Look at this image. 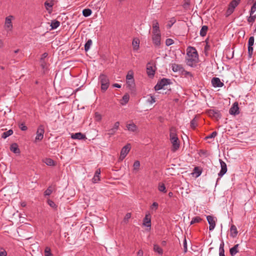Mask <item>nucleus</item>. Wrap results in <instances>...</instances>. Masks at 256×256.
<instances>
[{
    "mask_svg": "<svg viewBox=\"0 0 256 256\" xmlns=\"http://www.w3.org/2000/svg\"><path fill=\"white\" fill-rule=\"evenodd\" d=\"M211 82L212 86L214 88H221L224 85L218 78H213Z\"/></svg>",
    "mask_w": 256,
    "mask_h": 256,
    "instance_id": "nucleus-12",
    "label": "nucleus"
},
{
    "mask_svg": "<svg viewBox=\"0 0 256 256\" xmlns=\"http://www.w3.org/2000/svg\"><path fill=\"white\" fill-rule=\"evenodd\" d=\"M183 72H184V74L186 76H190V77H192V74L191 72H187V71H186L184 70V71H183Z\"/></svg>",
    "mask_w": 256,
    "mask_h": 256,
    "instance_id": "nucleus-60",
    "label": "nucleus"
},
{
    "mask_svg": "<svg viewBox=\"0 0 256 256\" xmlns=\"http://www.w3.org/2000/svg\"><path fill=\"white\" fill-rule=\"evenodd\" d=\"M202 218L199 216H196L192 218L190 222V225L193 224L195 223H198L202 221Z\"/></svg>",
    "mask_w": 256,
    "mask_h": 256,
    "instance_id": "nucleus-37",
    "label": "nucleus"
},
{
    "mask_svg": "<svg viewBox=\"0 0 256 256\" xmlns=\"http://www.w3.org/2000/svg\"><path fill=\"white\" fill-rule=\"evenodd\" d=\"M240 0H232L229 4L226 12V16L230 15L234 11L235 8L238 6Z\"/></svg>",
    "mask_w": 256,
    "mask_h": 256,
    "instance_id": "nucleus-3",
    "label": "nucleus"
},
{
    "mask_svg": "<svg viewBox=\"0 0 256 256\" xmlns=\"http://www.w3.org/2000/svg\"><path fill=\"white\" fill-rule=\"evenodd\" d=\"M108 134L110 136H112L115 134L116 132V130H114V128H112L108 130Z\"/></svg>",
    "mask_w": 256,
    "mask_h": 256,
    "instance_id": "nucleus-56",
    "label": "nucleus"
},
{
    "mask_svg": "<svg viewBox=\"0 0 256 256\" xmlns=\"http://www.w3.org/2000/svg\"><path fill=\"white\" fill-rule=\"evenodd\" d=\"M138 256H143V251L141 250H139L137 253Z\"/></svg>",
    "mask_w": 256,
    "mask_h": 256,
    "instance_id": "nucleus-62",
    "label": "nucleus"
},
{
    "mask_svg": "<svg viewBox=\"0 0 256 256\" xmlns=\"http://www.w3.org/2000/svg\"><path fill=\"white\" fill-rule=\"evenodd\" d=\"M154 252H157L160 254H162L163 253L162 249L160 247V246L156 244L154 246Z\"/></svg>",
    "mask_w": 256,
    "mask_h": 256,
    "instance_id": "nucleus-32",
    "label": "nucleus"
},
{
    "mask_svg": "<svg viewBox=\"0 0 256 256\" xmlns=\"http://www.w3.org/2000/svg\"><path fill=\"white\" fill-rule=\"evenodd\" d=\"M92 44V40L89 39L84 45V50L87 52L88 51Z\"/></svg>",
    "mask_w": 256,
    "mask_h": 256,
    "instance_id": "nucleus-36",
    "label": "nucleus"
},
{
    "mask_svg": "<svg viewBox=\"0 0 256 256\" xmlns=\"http://www.w3.org/2000/svg\"><path fill=\"white\" fill-rule=\"evenodd\" d=\"M170 80L164 78L160 81H158L157 84L154 86L155 90H158L164 88L165 86L170 84Z\"/></svg>",
    "mask_w": 256,
    "mask_h": 256,
    "instance_id": "nucleus-4",
    "label": "nucleus"
},
{
    "mask_svg": "<svg viewBox=\"0 0 256 256\" xmlns=\"http://www.w3.org/2000/svg\"><path fill=\"white\" fill-rule=\"evenodd\" d=\"M239 244H236L232 248H230V253L232 256H234L238 252Z\"/></svg>",
    "mask_w": 256,
    "mask_h": 256,
    "instance_id": "nucleus-21",
    "label": "nucleus"
},
{
    "mask_svg": "<svg viewBox=\"0 0 256 256\" xmlns=\"http://www.w3.org/2000/svg\"><path fill=\"white\" fill-rule=\"evenodd\" d=\"M126 126L128 130L130 132H135L138 130L137 126L133 122L127 124Z\"/></svg>",
    "mask_w": 256,
    "mask_h": 256,
    "instance_id": "nucleus-22",
    "label": "nucleus"
},
{
    "mask_svg": "<svg viewBox=\"0 0 256 256\" xmlns=\"http://www.w3.org/2000/svg\"><path fill=\"white\" fill-rule=\"evenodd\" d=\"M100 170L98 168L96 170L94 176L92 178V182L94 184L97 183L100 180Z\"/></svg>",
    "mask_w": 256,
    "mask_h": 256,
    "instance_id": "nucleus-18",
    "label": "nucleus"
},
{
    "mask_svg": "<svg viewBox=\"0 0 256 256\" xmlns=\"http://www.w3.org/2000/svg\"><path fill=\"white\" fill-rule=\"evenodd\" d=\"M178 138L176 132V129L174 127H172L170 130V140H172L173 138Z\"/></svg>",
    "mask_w": 256,
    "mask_h": 256,
    "instance_id": "nucleus-23",
    "label": "nucleus"
},
{
    "mask_svg": "<svg viewBox=\"0 0 256 256\" xmlns=\"http://www.w3.org/2000/svg\"><path fill=\"white\" fill-rule=\"evenodd\" d=\"M53 4L54 3L52 2H48L46 1L44 2L46 8L49 12H52Z\"/></svg>",
    "mask_w": 256,
    "mask_h": 256,
    "instance_id": "nucleus-26",
    "label": "nucleus"
},
{
    "mask_svg": "<svg viewBox=\"0 0 256 256\" xmlns=\"http://www.w3.org/2000/svg\"><path fill=\"white\" fill-rule=\"evenodd\" d=\"M44 132V126L43 125L39 126L36 130L35 142H36L37 141H40L43 139Z\"/></svg>",
    "mask_w": 256,
    "mask_h": 256,
    "instance_id": "nucleus-6",
    "label": "nucleus"
},
{
    "mask_svg": "<svg viewBox=\"0 0 256 256\" xmlns=\"http://www.w3.org/2000/svg\"><path fill=\"white\" fill-rule=\"evenodd\" d=\"M120 126V122H115L112 128H114V130H116V131L118 130Z\"/></svg>",
    "mask_w": 256,
    "mask_h": 256,
    "instance_id": "nucleus-58",
    "label": "nucleus"
},
{
    "mask_svg": "<svg viewBox=\"0 0 256 256\" xmlns=\"http://www.w3.org/2000/svg\"><path fill=\"white\" fill-rule=\"evenodd\" d=\"M217 135L216 132L214 131L206 137V139H209L215 138Z\"/></svg>",
    "mask_w": 256,
    "mask_h": 256,
    "instance_id": "nucleus-47",
    "label": "nucleus"
},
{
    "mask_svg": "<svg viewBox=\"0 0 256 256\" xmlns=\"http://www.w3.org/2000/svg\"><path fill=\"white\" fill-rule=\"evenodd\" d=\"M219 256H225L224 250V242H222L220 246Z\"/></svg>",
    "mask_w": 256,
    "mask_h": 256,
    "instance_id": "nucleus-30",
    "label": "nucleus"
},
{
    "mask_svg": "<svg viewBox=\"0 0 256 256\" xmlns=\"http://www.w3.org/2000/svg\"><path fill=\"white\" fill-rule=\"evenodd\" d=\"M256 19V15H250V16L248 18V21L249 22H253L255 21V20Z\"/></svg>",
    "mask_w": 256,
    "mask_h": 256,
    "instance_id": "nucleus-50",
    "label": "nucleus"
},
{
    "mask_svg": "<svg viewBox=\"0 0 256 256\" xmlns=\"http://www.w3.org/2000/svg\"><path fill=\"white\" fill-rule=\"evenodd\" d=\"M238 234L236 227L234 224L231 226L230 228V236L232 238H236Z\"/></svg>",
    "mask_w": 256,
    "mask_h": 256,
    "instance_id": "nucleus-20",
    "label": "nucleus"
},
{
    "mask_svg": "<svg viewBox=\"0 0 256 256\" xmlns=\"http://www.w3.org/2000/svg\"><path fill=\"white\" fill-rule=\"evenodd\" d=\"M130 96L128 94H124L122 96V100L124 102H121V104L122 105L126 104L129 100Z\"/></svg>",
    "mask_w": 256,
    "mask_h": 256,
    "instance_id": "nucleus-39",
    "label": "nucleus"
},
{
    "mask_svg": "<svg viewBox=\"0 0 256 256\" xmlns=\"http://www.w3.org/2000/svg\"><path fill=\"white\" fill-rule=\"evenodd\" d=\"M256 2H255L253 4V5L252 6L251 8L250 14V15L253 14L256 12Z\"/></svg>",
    "mask_w": 256,
    "mask_h": 256,
    "instance_id": "nucleus-52",
    "label": "nucleus"
},
{
    "mask_svg": "<svg viewBox=\"0 0 256 256\" xmlns=\"http://www.w3.org/2000/svg\"><path fill=\"white\" fill-rule=\"evenodd\" d=\"M10 150L12 152L15 154H19L20 152V150L18 148V144L16 143L12 144L10 146Z\"/></svg>",
    "mask_w": 256,
    "mask_h": 256,
    "instance_id": "nucleus-24",
    "label": "nucleus"
},
{
    "mask_svg": "<svg viewBox=\"0 0 256 256\" xmlns=\"http://www.w3.org/2000/svg\"><path fill=\"white\" fill-rule=\"evenodd\" d=\"M158 204L157 202H154L150 206V208L154 211H156L158 208Z\"/></svg>",
    "mask_w": 256,
    "mask_h": 256,
    "instance_id": "nucleus-49",
    "label": "nucleus"
},
{
    "mask_svg": "<svg viewBox=\"0 0 256 256\" xmlns=\"http://www.w3.org/2000/svg\"><path fill=\"white\" fill-rule=\"evenodd\" d=\"M176 22V20L174 17L171 18L169 20L168 24H167V28H170Z\"/></svg>",
    "mask_w": 256,
    "mask_h": 256,
    "instance_id": "nucleus-40",
    "label": "nucleus"
},
{
    "mask_svg": "<svg viewBox=\"0 0 256 256\" xmlns=\"http://www.w3.org/2000/svg\"><path fill=\"white\" fill-rule=\"evenodd\" d=\"M174 44V40L171 38H167L166 40V44L170 46Z\"/></svg>",
    "mask_w": 256,
    "mask_h": 256,
    "instance_id": "nucleus-55",
    "label": "nucleus"
},
{
    "mask_svg": "<svg viewBox=\"0 0 256 256\" xmlns=\"http://www.w3.org/2000/svg\"><path fill=\"white\" fill-rule=\"evenodd\" d=\"M208 30V26H202L201 30H200V36H206L207 32Z\"/></svg>",
    "mask_w": 256,
    "mask_h": 256,
    "instance_id": "nucleus-25",
    "label": "nucleus"
},
{
    "mask_svg": "<svg viewBox=\"0 0 256 256\" xmlns=\"http://www.w3.org/2000/svg\"><path fill=\"white\" fill-rule=\"evenodd\" d=\"M4 46V42L2 40H0V48H2Z\"/></svg>",
    "mask_w": 256,
    "mask_h": 256,
    "instance_id": "nucleus-63",
    "label": "nucleus"
},
{
    "mask_svg": "<svg viewBox=\"0 0 256 256\" xmlns=\"http://www.w3.org/2000/svg\"><path fill=\"white\" fill-rule=\"evenodd\" d=\"M47 202H48V204L52 208H56L57 206L56 205V204L54 203V201H52V200H50V199H48V200H47Z\"/></svg>",
    "mask_w": 256,
    "mask_h": 256,
    "instance_id": "nucleus-43",
    "label": "nucleus"
},
{
    "mask_svg": "<svg viewBox=\"0 0 256 256\" xmlns=\"http://www.w3.org/2000/svg\"><path fill=\"white\" fill-rule=\"evenodd\" d=\"M248 56L249 58H252V52H253V48L252 46H248Z\"/></svg>",
    "mask_w": 256,
    "mask_h": 256,
    "instance_id": "nucleus-44",
    "label": "nucleus"
},
{
    "mask_svg": "<svg viewBox=\"0 0 256 256\" xmlns=\"http://www.w3.org/2000/svg\"><path fill=\"white\" fill-rule=\"evenodd\" d=\"M131 217V214L130 213H127L124 218V220L125 221L128 220Z\"/></svg>",
    "mask_w": 256,
    "mask_h": 256,
    "instance_id": "nucleus-59",
    "label": "nucleus"
},
{
    "mask_svg": "<svg viewBox=\"0 0 256 256\" xmlns=\"http://www.w3.org/2000/svg\"><path fill=\"white\" fill-rule=\"evenodd\" d=\"M197 126V123L194 119H193L190 122V126L193 129H194Z\"/></svg>",
    "mask_w": 256,
    "mask_h": 256,
    "instance_id": "nucleus-53",
    "label": "nucleus"
},
{
    "mask_svg": "<svg viewBox=\"0 0 256 256\" xmlns=\"http://www.w3.org/2000/svg\"><path fill=\"white\" fill-rule=\"evenodd\" d=\"M146 101L150 104H152L156 102L155 98L151 96L147 99Z\"/></svg>",
    "mask_w": 256,
    "mask_h": 256,
    "instance_id": "nucleus-48",
    "label": "nucleus"
},
{
    "mask_svg": "<svg viewBox=\"0 0 256 256\" xmlns=\"http://www.w3.org/2000/svg\"><path fill=\"white\" fill-rule=\"evenodd\" d=\"M45 256H53L51 252V249L50 247L46 246L44 250Z\"/></svg>",
    "mask_w": 256,
    "mask_h": 256,
    "instance_id": "nucleus-38",
    "label": "nucleus"
},
{
    "mask_svg": "<svg viewBox=\"0 0 256 256\" xmlns=\"http://www.w3.org/2000/svg\"><path fill=\"white\" fill-rule=\"evenodd\" d=\"M99 82L101 84L102 90L106 91L110 86L109 79L106 75L101 74L98 77Z\"/></svg>",
    "mask_w": 256,
    "mask_h": 256,
    "instance_id": "nucleus-2",
    "label": "nucleus"
},
{
    "mask_svg": "<svg viewBox=\"0 0 256 256\" xmlns=\"http://www.w3.org/2000/svg\"><path fill=\"white\" fill-rule=\"evenodd\" d=\"M156 72L155 66H153L150 63H148L147 64L146 72L147 74L150 77H152L154 76Z\"/></svg>",
    "mask_w": 256,
    "mask_h": 256,
    "instance_id": "nucleus-13",
    "label": "nucleus"
},
{
    "mask_svg": "<svg viewBox=\"0 0 256 256\" xmlns=\"http://www.w3.org/2000/svg\"><path fill=\"white\" fill-rule=\"evenodd\" d=\"M143 224L147 227H150L151 226V215L149 212H148L143 220Z\"/></svg>",
    "mask_w": 256,
    "mask_h": 256,
    "instance_id": "nucleus-15",
    "label": "nucleus"
},
{
    "mask_svg": "<svg viewBox=\"0 0 256 256\" xmlns=\"http://www.w3.org/2000/svg\"><path fill=\"white\" fill-rule=\"evenodd\" d=\"M7 252H6L3 250L2 251L0 252V256H6Z\"/></svg>",
    "mask_w": 256,
    "mask_h": 256,
    "instance_id": "nucleus-61",
    "label": "nucleus"
},
{
    "mask_svg": "<svg viewBox=\"0 0 256 256\" xmlns=\"http://www.w3.org/2000/svg\"><path fill=\"white\" fill-rule=\"evenodd\" d=\"M183 247H184V252L186 253L188 251V247H187V242L186 238H184V242H183Z\"/></svg>",
    "mask_w": 256,
    "mask_h": 256,
    "instance_id": "nucleus-54",
    "label": "nucleus"
},
{
    "mask_svg": "<svg viewBox=\"0 0 256 256\" xmlns=\"http://www.w3.org/2000/svg\"><path fill=\"white\" fill-rule=\"evenodd\" d=\"M186 63L191 67L198 62V54L195 48L188 46L186 49Z\"/></svg>",
    "mask_w": 256,
    "mask_h": 256,
    "instance_id": "nucleus-1",
    "label": "nucleus"
},
{
    "mask_svg": "<svg viewBox=\"0 0 256 256\" xmlns=\"http://www.w3.org/2000/svg\"><path fill=\"white\" fill-rule=\"evenodd\" d=\"M44 163L50 166H54L55 165V162L51 158H46L44 160Z\"/></svg>",
    "mask_w": 256,
    "mask_h": 256,
    "instance_id": "nucleus-31",
    "label": "nucleus"
},
{
    "mask_svg": "<svg viewBox=\"0 0 256 256\" xmlns=\"http://www.w3.org/2000/svg\"><path fill=\"white\" fill-rule=\"evenodd\" d=\"M172 68L174 72H183L184 68L181 64H172Z\"/></svg>",
    "mask_w": 256,
    "mask_h": 256,
    "instance_id": "nucleus-16",
    "label": "nucleus"
},
{
    "mask_svg": "<svg viewBox=\"0 0 256 256\" xmlns=\"http://www.w3.org/2000/svg\"><path fill=\"white\" fill-rule=\"evenodd\" d=\"M239 108L238 106V104L237 102H234L232 107L230 109L229 113L230 114L236 115L239 114Z\"/></svg>",
    "mask_w": 256,
    "mask_h": 256,
    "instance_id": "nucleus-14",
    "label": "nucleus"
},
{
    "mask_svg": "<svg viewBox=\"0 0 256 256\" xmlns=\"http://www.w3.org/2000/svg\"><path fill=\"white\" fill-rule=\"evenodd\" d=\"M166 186H164V184H160L158 186V190L160 191V192H166Z\"/></svg>",
    "mask_w": 256,
    "mask_h": 256,
    "instance_id": "nucleus-46",
    "label": "nucleus"
},
{
    "mask_svg": "<svg viewBox=\"0 0 256 256\" xmlns=\"http://www.w3.org/2000/svg\"><path fill=\"white\" fill-rule=\"evenodd\" d=\"M92 13V11L90 8H85L82 10V14L85 17L90 16Z\"/></svg>",
    "mask_w": 256,
    "mask_h": 256,
    "instance_id": "nucleus-35",
    "label": "nucleus"
},
{
    "mask_svg": "<svg viewBox=\"0 0 256 256\" xmlns=\"http://www.w3.org/2000/svg\"><path fill=\"white\" fill-rule=\"evenodd\" d=\"M60 25V22L58 20H52L50 24L52 30L56 29Z\"/></svg>",
    "mask_w": 256,
    "mask_h": 256,
    "instance_id": "nucleus-27",
    "label": "nucleus"
},
{
    "mask_svg": "<svg viewBox=\"0 0 256 256\" xmlns=\"http://www.w3.org/2000/svg\"><path fill=\"white\" fill-rule=\"evenodd\" d=\"M206 219L210 224L209 230H212L216 226V218L212 216H208Z\"/></svg>",
    "mask_w": 256,
    "mask_h": 256,
    "instance_id": "nucleus-9",
    "label": "nucleus"
},
{
    "mask_svg": "<svg viewBox=\"0 0 256 256\" xmlns=\"http://www.w3.org/2000/svg\"><path fill=\"white\" fill-rule=\"evenodd\" d=\"M13 134V131L12 130H10L8 131L4 132L2 136V138H6L8 136H11Z\"/></svg>",
    "mask_w": 256,
    "mask_h": 256,
    "instance_id": "nucleus-34",
    "label": "nucleus"
},
{
    "mask_svg": "<svg viewBox=\"0 0 256 256\" xmlns=\"http://www.w3.org/2000/svg\"><path fill=\"white\" fill-rule=\"evenodd\" d=\"M126 79L127 80H132V84L134 83V73L132 70L128 71L126 76Z\"/></svg>",
    "mask_w": 256,
    "mask_h": 256,
    "instance_id": "nucleus-28",
    "label": "nucleus"
},
{
    "mask_svg": "<svg viewBox=\"0 0 256 256\" xmlns=\"http://www.w3.org/2000/svg\"><path fill=\"white\" fill-rule=\"evenodd\" d=\"M190 5V0H184V3L182 4L183 8L185 10H189Z\"/></svg>",
    "mask_w": 256,
    "mask_h": 256,
    "instance_id": "nucleus-33",
    "label": "nucleus"
},
{
    "mask_svg": "<svg viewBox=\"0 0 256 256\" xmlns=\"http://www.w3.org/2000/svg\"><path fill=\"white\" fill-rule=\"evenodd\" d=\"M140 162L138 160L135 161L134 164V165H133L134 170L138 171L140 168Z\"/></svg>",
    "mask_w": 256,
    "mask_h": 256,
    "instance_id": "nucleus-42",
    "label": "nucleus"
},
{
    "mask_svg": "<svg viewBox=\"0 0 256 256\" xmlns=\"http://www.w3.org/2000/svg\"><path fill=\"white\" fill-rule=\"evenodd\" d=\"M113 86L118 88H121V85H120L118 84H113Z\"/></svg>",
    "mask_w": 256,
    "mask_h": 256,
    "instance_id": "nucleus-64",
    "label": "nucleus"
},
{
    "mask_svg": "<svg viewBox=\"0 0 256 256\" xmlns=\"http://www.w3.org/2000/svg\"><path fill=\"white\" fill-rule=\"evenodd\" d=\"M14 17L12 16H9L6 18L4 22V28L8 32H11L13 28L12 24V20H14Z\"/></svg>",
    "mask_w": 256,
    "mask_h": 256,
    "instance_id": "nucleus-5",
    "label": "nucleus"
},
{
    "mask_svg": "<svg viewBox=\"0 0 256 256\" xmlns=\"http://www.w3.org/2000/svg\"><path fill=\"white\" fill-rule=\"evenodd\" d=\"M131 148L130 144H128L124 146L120 152V156L119 158V160L122 161L127 156L128 154L130 152Z\"/></svg>",
    "mask_w": 256,
    "mask_h": 256,
    "instance_id": "nucleus-7",
    "label": "nucleus"
},
{
    "mask_svg": "<svg viewBox=\"0 0 256 256\" xmlns=\"http://www.w3.org/2000/svg\"><path fill=\"white\" fill-rule=\"evenodd\" d=\"M160 33L152 34V40L156 46H159L160 44Z\"/></svg>",
    "mask_w": 256,
    "mask_h": 256,
    "instance_id": "nucleus-11",
    "label": "nucleus"
},
{
    "mask_svg": "<svg viewBox=\"0 0 256 256\" xmlns=\"http://www.w3.org/2000/svg\"><path fill=\"white\" fill-rule=\"evenodd\" d=\"M219 162L220 164V170L218 174V176L220 177L217 180V182L218 180L222 177L227 172V166L225 162H224L222 160L220 159Z\"/></svg>",
    "mask_w": 256,
    "mask_h": 256,
    "instance_id": "nucleus-8",
    "label": "nucleus"
},
{
    "mask_svg": "<svg viewBox=\"0 0 256 256\" xmlns=\"http://www.w3.org/2000/svg\"><path fill=\"white\" fill-rule=\"evenodd\" d=\"M20 128L22 131H25V130H27V129H28L27 126H25V124H21L20 125Z\"/></svg>",
    "mask_w": 256,
    "mask_h": 256,
    "instance_id": "nucleus-57",
    "label": "nucleus"
},
{
    "mask_svg": "<svg viewBox=\"0 0 256 256\" xmlns=\"http://www.w3.org/2000/svg\"><path fill=\"white\" fill-rule=\"evenodd\" d=\"M94 120L96 122H100L102 120V116L98 112H96L94 114Z\"/></svg>",
    "mask_w": 256,
    "mask_h": 256,
    "instance_id": "nucleus-45",
    "label": "nucleus"
},
{
    "mask_svg": "<svg viewBox=\"0 0 256 256\" xmlns=\"http://www.w3.org/2000/svg\"><path fill=\"white\" fill-rule=\"evenodd\" d=\"M152 34L160 33L159 23L157 20H154L152 21Z\"/></svg>",
    "mask_w": 256,
    "mask_h": 256,
    "instance_id": "nucleus-17",
    "label": "nucleus"
},
{
    "mask_svg": "<svg viewBox=\"0 0 256 256\" xmlns=\"http://www.w3.org/2000/svg\"><path fill=\"white\" fill-rule=\"evenodd\" d=\"M52 192V189L51 186L48 187V188L44 191V195L45 196H50Z\"/></svg>",
    "mask_w": 256,
    "mask_h": 256,
    "instance_id": "nucleus-41",
    "label": "nucleus"
},
{
    "mask_svg": "<svg viewBox=\"0 0 256 256\" xmlns=\"http://www.w3.org/2000/svg\"><path fill=\"white\" fill-rule=\"evenodd\" d=\"M139 44H140V42H139L138 40H135V39H134L132 40V46H133L134 50H138V48H139Z\"/></svg>",
    "mask_w": 256,
    "mask_h": 256,
    "instance_id": "nucleus-29",
    "label": "nucleus"
},
{
    "mask_svg": "<svg viewBox=\"0 0 256 256\" xmlns=\"http://www.w3.org/2000/svg\"><path fill=\"white\" fill-rule=\"evenodd\" d=\"M254 36H250L248 41V46H252L254 44Z\"/></svg>",
    "mask_w": 256,
    "mask_h": 256,
    "instance_id": "nucleus-51",
    "label": "nucleus"
},
{
    "mask_svg": "<svg viewBox=\"0 0 256 256\" xmlns=\"http://www.w3.org/2000/svg\"><path fill=\"white\" fill-rule=\"evenodd\" d=\"M170 140L172 144V150L173 152H175L176 151L178 150L180 148V140L178 138H173L172 139Z\"/></svg>",
    "mask_w": 256,
    "mask_h": 256,
    "instance_id": "nucleus-10",
    "label": "nucleus"
},
{
    "mask_svg": "<svg viewBox=\"0 0 256 256\" xmlns=\"http://www.w3.org/2000/svg\"><path fill=\"white\" fill-rule=\"evenodd\" d=\"M71 138L74 140H83L86 138V136L81 132H76L72 134L71 135Z\"/></svg>",
    "mask_w": 256,
    "mask_h": 256,
    "instance_id": "nucleus-19",
    "label": "nucleus"
}]
</instances>
